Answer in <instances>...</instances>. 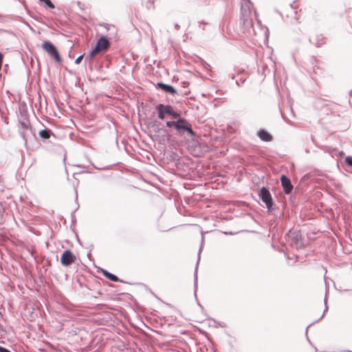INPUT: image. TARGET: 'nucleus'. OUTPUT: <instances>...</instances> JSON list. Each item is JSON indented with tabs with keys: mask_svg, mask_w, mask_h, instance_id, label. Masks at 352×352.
Returning <instances> with one entry per match:
<instances>
[{
	"mask_svg": "<svg viewBox=\"0 0 352 352\" xmlns=\"http://www.w3.org/2000/svg\"><path fill=\"white\" fill-rule=\"evenodd\" d=\"M3 347H1V346H0V351H1H1H3Z\"/></svg>",
	"mask_w": 352,
	"mask_h": 352,
	"instance_id": "obj_19",
	"label": "nucleus"
},
{
	"mask_svg": "<svg viewBox=\"0 0 352 352\" xmlns=\"http://www.w3.org/2000/svg\"><path fill=\"white\" fill-rule=\"evenodd\" d=\"M110 47V43L105 36H101L97 41L95 47L89 52V57L93 58L101 52H105Z\"/></svg>",
	"mask_w": 352,
	"mask_h": 352,
	"instance_id": "obj_1",
	"label": "nucleus"
},
{
	"mask_svg": "<svg viewBox=\"0 0 352 352\" xmlns=\"http://www.w3.org/2000/svg\"><path fill=\"white\" fill-rule=\"evenodd\" d=\"M258 137L263 141L269 142L272 140V136L266 131L261 130L258 132Z\"/></svg>",
	"mask_w": 352,
	"mask_h": 352,
	"instance_id": "obj_9",
	"label": "nucleus"
},
{
	"mask_svg": "<svg viewBox=\"0 0 352 352\" xmlns=\"http://www.w3.org/2000/svg\"><path fill=\"white\" fill-rule=\"evenodd\" d=\"M170 116H171L173 118H177L180 116V115L175 112L173 109L171 111V113H170Z\"/></svg>",
	"mask_w": 352,
	"mask_h": 352,
	"instance_id": "obj_14",
	"label": "nucleus"
},
{
	"mask_svg": "<svg viewBox=\"0 0 352 352\" xmlns=\"http://www.w3.org/2000/svg\"><path fill=\"white\" fill-rule=\"evenodd\" d=\"M259 197L262 201L266 204L267 208H271L272 206V199L271 194L267 188L263 187L259 192Z\"/></svg>",
	"mask_w": 352,
	"mask_h": 352,
	"instance_id": "obj_4",
	"label": "nucleus"
},
{
	"mask_svg": "<svg viewBox=\"0 0 352 352\" xmlns=\"http://www.w3.org/2000/svg\"><path fill=\"white\" fill-rule=\"evenodd\" d=\"M280 182H281L284 192L286 194H289L293 189V186L290 182V179L285 175H282L280 177Z\"/></svg>",
	"mask_w": 352,
	"mask_h": 352,
	"instance_id": "obj_7",
	"label": "nucleus"
},
{
	"mask_svg": "<svg viewBox=\"0 0 352 352\" xmlns=\"http://www.w3.org/2000/svg\"><path fill=\"white\" fill-rule=\"evenodd\" d=\"M103 275L107 278L108 279L111 280V281L118 282L119 281V278L114 274L104 270L102 272Z\"/></svg>",
	"mask_w": 352,
	"mask_h": 352,
	"instance_id": "obj_10",
	"label": "nucleus"
},
{
	"mask_svg": "<svg viewBox=\"0 0 352 352\" xmlns=\"http://www.w3.org/2000/svg\"><path fill=\"white\" fill-rule=\"evenodd\" d=\"M43 50L47 52L51 57L54 58L58 63H60L62 59L56 47L49 41H44L42 43Z\"/></svg>",
	"mask_w": 352,
	"mask_h": 352,
	"instance_id": "obj_2",
	"label": "nucleus"
},
{
	"mask_svg": "<svg viewBox=\"0 0 352 352\" xmlns=\"http://www.w3.org/2000/svg\"><path fill=\"white\" fill-rule=\"evenodd\" d=\"M157 87L160 88L165 92L169 93L172 95H175L177 94L175 89L170 85H166L162 82H159V83H157Z\"/></svg>",
	"mask_w": 352,
	"mask_h": 352,
	"instance_id": "obj_8",
	"label": "nucleus"
},
{
	"mask_svg": "<svg viewBox=\"0 0 352 352\" xmlns=\"http://www.w3.org/2000/svg\"><path fill=\"white\" fill-rule=\"evenodd\" d=\"M1 352H10L8 350H7L6 349H3V351H1Z\"/></svg>",
	"mask_w": 352,
	"mask_h": 352,
	"instance_id": "obj_17",
	"label": "nucleus"
},
{
	"mask_svg": "<svg viewBox=\"0 0 352 352\" xmlns=\"http://www.w3.org/2000/svg\"><path fill=\"white\" fill-rule=\"evenodd\" d=\"M176 130L179 131L181 129H183L184 131H186L188 133H190L191 135H194V131H192L191 128V125L185 120L180 118L176 122Z\"/></svg>",
	"mask_w": 352,
	"mask_h": 352,
	"instance_id": "obj_5",
	"label": "nucleus"
},
{
	"mask_svg": "<svg viewBox=\"0 0 352 352\" xmlns=\"http://www.w3.org/2000/svg\"><path fill=\"white\" fill-rule=\"evenodd\" d=\"M76 261V255L69 250L63 252L60 256V263L63 266H69Z\"/></svg>",
	"mask_w": 352,
	"mask_h": 352,
	"instance_id": "obj_3",
	"label": "nucleus"
},
{
	"mask_svg": "<svg viewBox=\"0 0 352 352\" xmlns=\"http://www.w3.org/2000/svg\"><path fill=\"white\" fill-rule=\"evenodd\" d=\"M345 162L347 165L352 166V157L348 156L345 158Z\"/></svg>",
	"mask_w": 352,
	"mask_h": 352,
	"instance_id": "obj_13",
	"label": "nucleus"
},
{
	"mask_svg": "<svg viewBox=\"0 0 352 352\" xmlns=\"http://www.w3.org/2000/svg\"><path fill=\"white\" fill-rule=\"evenodd\" d=\"M82 58H83V55H81V56H78V57L76 59V60H75V63H76V64H80V63L82 61Z\"/></svg>",
	"mask_w": 352,
	"mask_h": 352,
	"instance_id": "obj_16",
	"label": "nucleus"
},
{
	"mask_svg": "<svg viewBox=\"0 0 352 352\" xmlns=\"http://www.w3.org/2000/svg\"><path fill=\"white\" fill-rule=\"evenodd\" d=\"M166 126H168V127H172V126H176V122H173V121H168L166 122Z\"/></svg>",
	"mask_w": 352,
	"mask_h": 352,
	"instance_id": "obj_15",
	"label": "nucleus"
},
{
	"mask_svg": "<svg viewBox=\"0 0 352 352\" xmlns=\"http://www.w3.org/2000/svg\"><path fill=\"white\" fill-rule=\"evenodd\" d=\"M3 347H1V346H0V351H1H1H3Z\"/></svg>",
	"mask_w": 352,
	"mask_h": 352,
	"instance_id": "obj_18",
	"label": "nucleus"
},
{
	"mask_svg": "<svg viewBox=\"0 0 352 352\" xmlns=\"http://www.w3.org/2000/svg\"><path fill=\"white\" fill-rule=\"evenodd\" d=\"M245 16H244V23H250L251 22V20L250 19V14H251V12L250 10H245Z\"/></svg>",
	"mask_w": 352,
	"mask_h": 352,
	"instance_id": "obj_12",
	"label": "nucleus"
},
{
	"mask_svg": "<svg viewBox=\"0 0 352 352\" xmlns=\"http://www.w3.org/2000/svg\"><path fill=\"white\" fill-rule=\"evenodd\" d=\"M38 134L43 139H49L50 138V131L47 129L40 131Z\"/></svg>",
	"mask_w": 352,
	"mask_h": 352,
	"instance_id": "obj_11",
	"label": "nucleus"
},
{
	"mask_svg": "<svg viewBox=\"0 0 352 352\" xmlns=\"http://www.w3.org/2000/svg\"><path fill=\"white\" fill-rule=\"evenodd\" d=\"M156 109L158 111V118L161 120H163L164 119L166 113L170 115L173 107L170 105H164L162 104H160L156 107Z\"/></svg>",
	"mask_w": 352,
	"mask_h": 352,
	"instance_id": "obj_6",
	"label": "nucleus"
}]
</instances>
